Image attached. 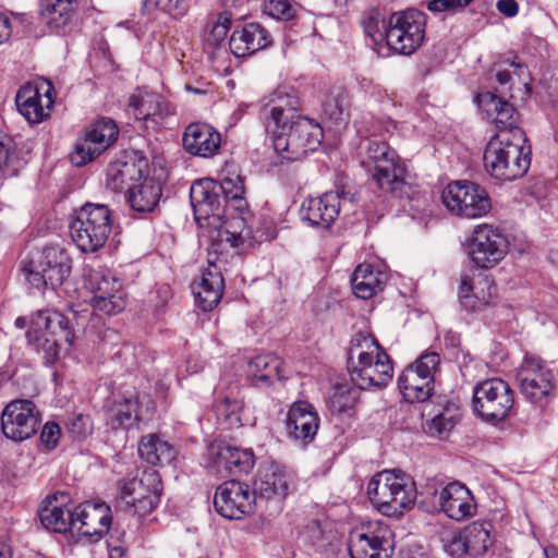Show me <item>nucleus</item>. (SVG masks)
Instances as JSON below:
<instances>
[{"label":"nucleus","instance_id":"59","mask_svg":"<svg viewBox=\"0 0 558 558\" xmlns=\"http://www.w3.org/2000/svg\"><path fill=\"white\" fill-rule=\"evenodd\" d=\"M189 9L187 0H167L163 4V11L179 19L183 16Z\"/></svg>","mask_w":558,"mask_h":558},{"label":"nucleus","instance_id":"16","mask_svg":"<svg viewBox=\"0 0 558 558\" xmlns=\"http://www.w3.org/2000/svg\"><path fill=\"white\" fill-rule=\"evenodd\" d=\"M119 130L111 119L102 118L86 128L85 136L77 140L70 155L71 162L83 167L105 151L118 138Z\"/></svg>","mask_w":558,"mask_h":558},{"label":"nucleus","instance_id":"41","mask_svg":"<svg viewBox=\"0 0 558 558\" xmlns=\"http://www.w3.org/2000/svg\"><path fill=\"white\" fill-rule=\"evenodd\" d=\"M138 454L149 464L167 465L174 460L177 450L162 436L148 434L138 444Z\"/></svg>","mask_w":558,"mask_h":558},{"label":"nucleus","instance_id":"34","mask_svg":"<svg viewBox=\"0 0 558 558\" xmlns=\"http://www.w3.org/2000/svg\"><path fill=\"white\" fill-rule=\"evenodd\" d=\"M271 44L270 34L258 23H248L234 29L229 47L235 57L251 56Z\"/></svg>","mask_w":558,"mask_h":558},{"label":"nucleus","instance_id":"23","mask_svg":"<svg viewBox=\"0 0 558 558\" xmlns=\"http://www.w3.org/2000/svg\"><path fill=\"white\" fill-rule=\"evenodd\" d=\"M320 424L315 407L308 401H294L288 410L286 430L290 440L300 446L313 442Z\"/></svg>","mask_w":558,"mask_h":558},{"label":"nucleus","instance_id":"52","mask_svg":"<svg viewBox=\"0 0 558 558\" xmlns=\"http://www.w3.org/2000/svg\"><path fill=\"white\" fill-rule=\"evenodd\" d=\"M65 427L71 437L75 440H83L93 432L90 417L82 413L70 415L65 422Z\"/></svg>","mask_w":558,"mask_h":558},{"label":"nucleus","instance_id":"29","mask_svg":"<svg viewBox=\"0 0 558 558\" xmlns=\"http://www.w3.org/2000/svg\"><path fill=\"white\" fill-rule=\"evenodd\" d=\"M490 545L489 530L483 523L473 522L452 536L448 550L454 556L464 554L481 556L487 551Z\"/></svg>","mask_w":558,"mask_h":558},{"label":"nucleus","instance_id":"35","mask_svg":"<svg viewBox=\"0 0 558 558\" xmlns=\"http://www.w3.org/2000/svg\"><path fill=\"white\" fill-rule=\"evenodd\" d=\"M145 160L131 157L128 160H116L107 169V186L113 192H121L136 185L145 172Z\"/></svg>","mask_w":558,"mask_h":558},{"label":"nucleus","instance_id":"51","mask_svg":"<svg viewBox=\"0 0 558 558\" xmlns=\"http://www.w3.org/2000/svg\"><path fill=\"white\" fill-rule=\"evenodd\" d=\"M440 363V356L436 352L422 354L412 365L405 369H413L414 374L418 375L428 384H434V374Z\"/></svg>","mask_w":558,"mask_h":558},{"label":"nucleus","instance_id":"39","mask_svg":"<svg viewBox=\"0 0 558 558\" xmlns=\"http://www.w3.org/2000/svg\"><path fill=\"white\" fill-rule=\"evenodd\" d=\"M438 411L426 424V432L433 437L445 439L461 418V408L457 400L446 399L438 403Z\"/></svg>","mask_w":558,"mask_h":558},{"label":"nucleus","instance_id":"55","mask_svg":"<svg viewBox=\"0 0 558 558\" xmlns=\"http://www.w3.org/2000/svg\"><path fill=\"white\" fill-rule=\"evenodd\" d=\"M364 32L375 44L385 41V29L388 22L380 20L378 15H371L363 22Z\"/></svg>","mask_w":558,"mask_h":558},{"label":"nucleus","instance_id":"60","mask_svg":"<svg viewBox=\"0 0 558 558\" xmlns=\"http://www.w3.org/2000/svg\"><path fill=\"white\" fill-rule=\"evenodd\" d=\"M497 9L504 15L512 17L517 15L519 7L514 0H498Z\"/></svg>","mask_w":558,"mask_h":558},{"label":"nucleus","instance_id":"21","mask_svg":"<svg viewBox=\"0 0 558 558\" xmlns=\"http://www.w3.org/2000/svg\"><path fill=\"white\" fill-rule=\"evenodd\" d=\"M507 253L506 239L492 226H478L470 243V256L474 264L481 268H492L497 265Z\"/></svg>","mask_w":558,"mask_h":558},{"label":"nucleus","instance_id":"17","mask_svg":"<svg viewBox=\"0 0 558 558\" xmlns=\"http://www.w3.org/2000/svg\"><path fill=\"white\" fill-rule=\"evenodd\" d=\"M218 182L213 179H201L190 189L191 205L201 228L216 226L223 219L228 210L219 192Z\"/></svg>","mask_w":558,"mask_h":558},{"label":"nucleus","instance_id":"18","mask_svg":"<svg viewBox=\"0 0 558 558\" xmlns=\"http://www.w3.org/2000/svg\"><path fill=\"white\" fill-rule=\"evenodd\" d=\"M244 213L235 210H227L226 216L216 226H210L217 230L218 238L213 240L208 255H217L219 262H223L227 258L228 252H225L227 247L232 248V254H238L235 251L240 246L253 244L255 239L252 236L251 229L246 226Z\"/></svg>","mask_w":558,"mask_h":558},{"label":"nucleus","instance_id":"40","mask_svg":"<svg viewBox=\"0 0 558 558\" xmlns=\"http://www.w3.org/2000/svg\"><path fill=\"white\" fill-rule=\"evenodd\" d=\"M386 283V275L375 270L369 264L359 265L351 276V287L353 293L363 300L373 298L383 291Z\"/></svg>","mask_w":558,"mask_h":558},{"label":"nucleus","instance_id":"28","mask_svg":"<svg viewBox=\"0 0 558 558\" xmlns=\"http://www.w3.org/2000/svg\"><path fill=\"white\" fill-rule=\"evenodd\" d=\"M383 162L384 163L369 172L373 181L384 193L402 197L408 193L407 190L410 189L408 182L409 172L405 162L398 155Z\"/></svg>","mask_w":558,"mask_h":558},{"label":"nucleus","instance_id":"36","mask_svg":"<svg viewBox=\"0 0 558 558\" xmlns=\"http://www.w3.org/2000/svg\"><path fill=\"white\" fill-rule=\"evenodd\" d=\"M481 102L499 130V134H509L513 137L514 130H521L518 128L519 118L512 104L493 93L481 95Z\"/></svg>","mask_w":558,"mask_h":558},{"label":"nucleus","instance_id":"7","mask_svg":"<svg viewBox=\"0 0 558 558\" xmlns=\"http://www.w3.org/2000/svg\"><path fill=\"white\" fill-rule=\"evenodd\" d=\"M472 403L474 413L483 421L498 423L506 420L513 409V391L501 378H487L474 386Z\"/></svg>","mask_w":558,"mask_h":558},{"label":"nucleus","instance_id":"57","mask_svg":"<svg viewBox=\"0 0 558 558\" xmlns=\"http://www.w3.org/2000/svg\"><path fill=\"white\" fill-rule=\"evenodd\" d=\"M60 435V426L54 422H48L43 427L40 440L48 449H52L57 446Z\"/></svg>","mask_w":558,"mask_h":558},{"label":"nucleus","instance_id":"30","mask_svg":"<svg viewBox=\"0 0 558 558\" xmlns=\"http://www.w3.org/2000/svg\"><path fill=\"white\" fill-rule=\"evenodd\" d=\"M213 466L221 475L246 474L254 466V453L251 449H240L232 446H219L217 450L210 448Z\"/></svg>","mask_w":558,"mask_h":558},{"label":"nucleus","instance_id":"15","mask_svg":"<svg viewBox=\"0 0 558 558\" xmlns=\"http://www.w3.org/2000/svg\"><path fill=\"white\" fill-rule=\"evenodd\" d=\"M522 395L533 403H541L555 389V376L537 355L526 353L517 373Z\"/></svg>","mask_w":558,"mask_h":558},{"label":"nucleus","instance_id":"62","mask_svg":"<svg viewBox=\"0 0 558 558\" xmlns=\"http://www.w3.org/2000/svg\"><path fill=\"white\" fill-rule=\"evenodd\" d=\"M12 154L13 151L10 143L0 141V170L9 166Z\"/></svg>","mask_w":558,"mask_h":558},{"label":"nucleus","instance_id":"19","mask_svg":"<svg viewBox=\"0 0 558 558\" xmlns=\"http://www.w3.org/2000/svg\"><path fill=\"white\" fill-rule=\"evenodd\" d=\"M214 505L219 514L227 519L240 520L258 509L248 484L229 480L216 490Z\"/></svg>","mask_w":558,"mask_h":558},{"label":"nucleus","instance_id":"44","mask_svg":"<svg viewBox=\"0 0 558 558\" xmlns=\"http://www.w3.org/2000/svg\"><path fill=\"white\" fill-rule=\"evenodd\" d=\"M77 9V0H41L40 13L51 28L66 26Z\"/></svg>","mask_w":558,"mask_h":558},{"label":"nucleus","instance_id":"47","mask_svg":"<svg viewBox=\"0 0 558 558\" xmlns=\"http://www.w3.org/2000/svg\"><path fill=\"white\" fill-rule=\"evenodd\" d=\"M218 186H220L219 192L228 210L244 213L247 209L246 201L243 197V180L240 175L226 177L218 182Z\"/></svg>","mask_w":558,"mask_h":558},{"label":"nucleus","instance_id":"25","mask_svg":"<svg viewBox=\"0 0 558 558\" xmlns=\"http://www.w3.org/2000/svg\"><path fill=\"white\" fill-rule=\"evenodd\" d=\"M111 510L105 502H85L75 507L74 530L90 542H97L111 525Z\"/></svg>","mask_w":558,"mask_h":558},{"label":"nucleus","instance_id":"8","mask_svg":"<svg viewBox=\"0 0 558 558\" xmlns=\"http://www.w3.org/2000/svg\"><path fill=\"white\" fill-rule=\"evenodd\" d=\"M425 14L416 10L393 13L385 29V43L392 51L409 56L425 38Z\"/></svg>","mask_w":558,"mask_h":558},{"label":"nucleus","instance_id":"38","mask_svg":"<svg viewBox=\"0 0 558 558\" xmlns=\"http://www.w3.org/2000/svg\"><path fill=\"white\" fill-rule=\"evenodd\" d=\"M41 524L52 532L65 533L74 530L75 507L59 505L57 498L48 499L39 511Z\"/></svg>","mask_w":558,"mask_h":558},{"label":"nucleus","instance_id":"33","mask_svg":"<svg viewBox=\"0 0 558 558\" xmlns=\"http://www.w3.org/2000/svg\"><path fill=\"white\" fill-rule=\"evenodd\" d=\"M221 144L220 133L206 123H191L183 134V147L192 155L213 157Z\"/></svg>","mask_w":558,"mask_h":558},{"label":"nucleus","instance_id":"48","mask_svg":"<svg viewBox=\"0 0 558 558\" xmlns=\"http://www.w3.org/2000/svg\"><path fill=\"white\" fill-rule=\"evenodd\" d=\"M108 420L112 428H129L138 420L137 402L133 398L114 401L108 410Z\"/></svg>","mask_w":558,"mask_h":558},{"label":"nucleus","instance_id":"63","mask_svg":"<svg viewBox=\"0 0 558 558\" xmlns=\"http://www.w3.org/2000/svg\"><path fill=\"white\" fill-rule=\"evenodd\" d=\"M167 0H143L144 9L147 11H151L155 9H160L163 11V4Z\"/></svg>","mask_w":558,"mask_h":558},{"label":"nucleus","instance_id":"24","mask_svg":"<svg viewBox=\"0 0 558 558\" xmlns=\"http://www.w3.org/2000/svg\"><path fill=\"white\" fill-rule=\"evenodd\" d=\"M433 502L448 518L462 521L476 513V504L470 489L459 482H451L433 494Z\"/></svg>","mask_w":558,"mask_h":558},{"label":"nucleus","instance_id":"42","mask_svg":"<svg viewBox=\"0 0 558 558\" xmlns=\"http://www.w3.org/2000/svg\"><path fill=\"white\" fill-rule=\"evenodd\" d=\"M161 185L153 179H144L130 187L128 202L131 208L138 213H149L155 209L161 197Z\"/></svg>","mask_w":558,"mask_h":558},{"label":"nucleus","instance_id":"14","mask_svg":"<svg viewBox=\"0 0 558 558\" xmlns=\"http://www.w3.org/2000/svg\"><path fill=\"white\" fill-rule=\"evenodd\" d=\"M349 553L351 558H390L392 532L381 522H369L351 533Z\"/></svg>","mask_w":558,"mask_h":558},{"label":"nucleus","instance_id":"11","mask_svg":"<svg viewBox=\"0 0 558 558\" xmlns=\"http://www.w3.org/2000/svg\"><path fill=\"white\" fill-rule=\"evenodd\" d=\"M161 492V478L155 470L144 471L141 477H126L120 485L121 498L140 515L148 514L157 507Z\"/></svg>","mask_w":558,"mask_h":558},{"label":"nucleus","instance_id":"22","mask_svg":"<svg viewBox=\"0 0 558 558\" xmlns=\"http://www.w3.org/2000/svg\"><path fill=\"white\" fill-rule=\"evenodd\" d=\"M258 509H266L270 501L280 502L288 494L286 472L275 463L260 466L250 485Z\"/></svg>","mask_w":558,"mask_h":558},{"label":"nucleus","instance_id":"61","mask_svg":"<svg viewBox=\"0 0 558 558\" xmlns=\"http://www.w3.org/2000/svg\"><path fill=\"white\" fill-rule=\"evenodd\" d=\"M12 34V26L9 16L0 12V44L7 41Z\"/></svg>","mask_w":558,"mask_h":558},{"label":"nucleus","instance_id":"64","mask_svg":"<svg viewBox=\"0 0 558 558\" xmlns=\"http://www.w3.org/2000/svg\"><path fill=\"white\" fill-rule=\"evenodd\" d=\"M120 339V335L114 331V330H111V329H108L105 331L104 333V343L105 344H108V343H111V344H116L117 340Z\"/></svg>","mask_w":558,"mask_h":558},{"label":"nucleus","instance_id":"13","mask_svg":"<svg viewBox=\"0 0 558 558\" xmlns=\"http://www.w3.org/2000/svg\"><path fill=\"white\" fill-rule=\"evenodd\" d=\"M39 424V412L31 400H12L2 410L1 432L12 441L29 439L37 433Z\"/></svg>","mask_w":558,"mask_h":558},{"label":"nucleus","instance_id":"46","mask_svg":"<svg viewBox=\"0 0 558 558\" xmlns=\"http://www.w3.org/2000/svg\"><path fill=\"white\" fill-rule=\"evenodd\" d=\"M398 387L409 402H424L434 391V384H428L413 369H404L398 378Z\"/></svg>","mask_w":558,"mask_h":558},{"label":"nucleus","instance_id":"53","mask_svg":"<svg viewBox=\"0 0 558 558\" xmlns=\"http://www.w3.org/2000/svg\"><path fill=\"white\" fill-rule=\"evenodd\" d=\"M264 12L274 19L282 21H290L295 16V9L288 0H266Z\"/></svg>","mask_w":558,"mask_h":558},{"label":"nucleus","instance_id":"32","mask_svg":"<svg viewBox=\"0 0 558 558\" xmlns=\"http://www.w3.org/2000/svg\"><path fill=\"white\" fill-rule=\"evenodd\" d=\"M496 295L497 288L490 277H478L475 281H471L468 276L461 278L459 300L466 311L475 312L484 308Z\"/></svg>","mask_w":558,"mask_h":558},{"label":"nucleus","instance_id":"49","mask_svg":"<svg viewBox=\"0 0 558 558\" xmlns=\"http://www.w3.org/2000/svg\"><path fill=\"white\" fill-rule=\"evenodd\" d=\"M357 400V391L347 384L336 385L327 400L332 415H351Z\"/></svg>","mask_w":558,"mask_h":558},{"label":"nucleus","instance_id":"37","mask_svg":"<svg viewBox=\"0 0 558 558\" xmlns=\"http://www.w3.org/2000/svg\"><path fill=\"white\" fill-rule=\"evenodd\" d=\"M129 107L138 120L153 119L155 122L162 120L170 113L169 104L158 94L153 92H138L129 98Z\"/></svg>","mask_w":558,"mask_h":558},{"label":"nucleus","instance_id":"6","mask_svg":"<svg viewBox=\"0 0 558 558\" xmlns=\"http://www.w3.org/2000/svg\"><path fill=\"white\" fill-rule=\"evenodd\" d=\"M27 337L38 351L44 352L47 364L58 359L62 342L71 344L74 339L69 319L56 311L39 312L32 322Z\"/></svg>","mask_w":558,"mask_h":558},{"label":"nucleus","instance_id":"5","mask_svg":"<svg viewBox=\"0 0 558 558\" xmlns=\"http://www.w3.org/2000/svg\"><path fill=\"white\" fill-rule=\"evenodd\" d=\"M22 269L32 287L56 290L70 276L72 259L64 248L51 245L32 253Z\"/></svg>","mask_w":558,"mask_h":558},{"label":"nucleus","instance_id":"54","mask_svg":"<svg viewBox=\"0 0 558 558\" xmlns=\"http://www.w3.org/2000/svg\"><path fill=\"white\" fill-rule=\"evenodd\" d=\"M230 23L231 17L228 13L219 15L217 23H215L207 37V47L215 49L220 47L228 34Z\"/></svg>","mask_w":558,"mask_h":558},{"label":"nucleus","instance_id":"9","mask_svg":"<svg viewBox=\"0 0 558 558\" xmlns=\"http://www.w3.org/2000/svg\"><path fill=\"white\" fill-rule=\"evenodd\" d=\"M323 130L320 125L305 117L289 126L288 133H280L274 140L275 150L288 160H298L314 151L320 145Z\"/></svg>","mask_w":558,"mask_h":558},{"label":"nucleus","instance_id":"26","mask_svg":"<svg viewBox=\"0 0 558 558\" xmlns=\"http://www.w3.org/2000/svg\"><path fill=\"white\" fill-rule=\"evenodd\" d=\"M214 256H209L208 267L203 270L199 281L193 286L195 301L203 311H211L217 306L225 290L221 269L227 264V258L219 262L217 255Z\"/></svg>","mask_w":558,"mask_h":558},{"label":"nucleus","instance_id":"27","mask_svg":"<svg viewBox=\"0 0 558 558\" xmlns=\"http://www.w3.org/2000/svg\"><path fill=\"white\" fill-rule=\"evenodd\" d=\"M92 292L90 304L94 311L116 315L125 308L126 302L121 284L110 274H96L92 279Z\"/></svg>","mask_w":558,"mask_h":558},{"label":"nucleus","instance_id":"43","mask_svg":"<svg viewBox=\"0 0 558 558\" xmlns=\"http://www.w3.org/2000/svg\"><path fill=\"white\" fill-rule=\"evenodd\" d=\"M281 361L274 354L257 355L248 363V375L255 387L269 386L280 378Z\"/></svg>","mask_w":558,"mask_h":558},{"label":"nucleus","instance_id":"45","mask_svg":"<svg viewBox=\"0 0 558 558\" xmlns=\"http://www.w3.org/2000/svg\"><path fill=\"white\" fill-rule=\"evenodd\" d=\"M396 155L397 153L386 142L378 138H364L359 146L361 165L368 173L384 163V160L395 158Z\"/></svg>","mask_w":558,"mask_h":558},{"label":"nucleus","instance_id":"4","mask_svg":"<svg viewBox=\"0 0 558 558\" xmlns=\"http://www.w3.org/2000/svg\"><path fill=\"white\" fill-rule=\"evenodd\" d=\"M70 234L83 253H95L102 248L112 232V211L107 205L86 203L70 222Z\"/></svg>","mask_w":558,"mask_h":558},{"label":"nucleus","instance_id":"20","mask_svg":"<svg viewBox=\"0 0 558 558\" xmlns=\"http://www.w3.org/2000/svg\"><path fill=\"white\" fill-rule=\"evenodd\" d=\"M52 92L53 86L47 80L26 83L16 94L17 110L32 124L43 122L53 105Z\"/></svg>","mask_w":558,"mask_h":558},{"label":"nucleus","instance_id":"10","mask_svg":"<svg viewBox=\"0 0 558 558\" xmlns=\"http://www.w3.org/2000/svg\"><path fill=\"white\" fill-rule=\"evenodd\" d=\"M441 199L450 213L463 218L483 217L492 207L486 190L470 181L449 183L442 191Z\"/></svg>","mask_w":558,"mask_h":558},{"label":"nucleus","instance_id":"56","mask_svg":"<svg viewBox=\"0 0 558 558\" xmlns=\"http://www.w3.org/2000/svg\"><path fill=\"white\" fill-rule=\"evenodd\" d=\"M241 409L242 402L236 399H231L229 397L225 398L217 407L218 413L225 415L226 418L231 422L240 421L238 413Z\"/></svg>","mask_w":558,"mask_h":558},{"label":"nucleus","instance_id":"31","mask_svg":"<svg viewBox=\"0 0 558 558\" xmlns=\"http://www.w3.org/2000/svg\"><path fill=\"white\" fill-rule=\"evenodd\" d=\"M299 98L294 95H278L270 105H267L263 114L267 120V128L272 132V141L276 135L288 133L289 126L298 120Z\"/></svg>","mask_w":558,"mask_h":558},{"label":"nucleus","instance_id":"58","mask_svg":"<svg viewBox=\"0 0 558 558\" xmlns=\"http://www.w3.org/2000/svg\"><path fill=\"white\" fill-rule=\"evenodd\" d=\"M473 0H432L427 8L433 12L456 10L469 5Z\"/></svg>","mask_w":558,"mask_h":558},{"label":"nucleus","instance_id":"2","mask_svg":"<svg viewBox=\"0 0 558 558\" xmlns=\"http://www.w3.org/2000/svg\"><path fill=\"white\" fill-rule=\"evenodd\" d=\"M522 130L509 134H497L486 145L483 161L486 172L500 181L522 178L531 166V147L525 145Z\"/></svg>","mask_w":558,"mask_h":558},{"label":"nucleus","instance_id":"12","mask_svg":"<svg viewBox=\"0 0 558 558\" xmlns=\"http://www.w3.org/2000/svg\"><path fill=\"white\" fill-rule=\"evenodd\" d=\"M355 201V193L344 187L340 191H330L322 196L305 199L301 206V216L312 226L327 229L335 222L340 210L351 209Z\"/></svg>","mask_w":558,"mask_h":558},{"label":"nucleus","instance_id":"1","mask_svg":"<svg viewBox=\"0 0 558 558\" xmlns=\"http://www.w3.org/2000/svg\"><path fill=\"white\" fill-rule=\"evenodd\" d=\"M348 371L351 381L362 390L386 387L393 375L389 355L374 337L364 333L351 340Z\"/></svg>","mask_w":558,"mask_h":558},{"label":"nucleus","instance_id":"3","mask_svg":"<svg viewBox=\"0 0 558 558\" xmlns=\"http://www.w3.org/2000/svg\"><path fill=\"white\" fill-rule=\"evenodd\" d=\"M367 495L374 507L387 517H399L416 499V487L411 475L400 470H385L372 477Z\"/></svg>","mask_w":558,"mask_h":558},{"label":"nucleus","instance_id":"50","mask_svg":"<svg viewBox=\"0 0 558 558\" xmlns=\"http://www.w3.org/2000/svg\"><path fill=\"white\" fill-rule=\"evenodd\" d=\"M347 92L339 87L330 90L323 102L324 114L335 123H343L349 117Z\"/></svg>","mask_w":558,"mask_h":558}]
</instances>
